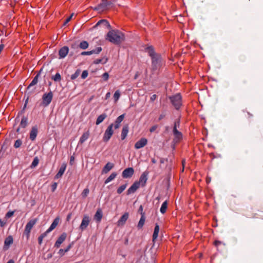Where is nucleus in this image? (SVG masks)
<instances>
[{
	"label": "nucleus",
	"mask_w": 263,
	"mask_h": 263,
	"mask_svg": "<svg viewBox=\"0 0 263 263\" xmlns=\"http://www.w3.org/2000/svg\"><path fill=\"white\" fill-rule=\"evenodd\" d=\"M102 49L101 47H97L96 49L91 50L90 51H84L81 53V54L83 55H91L92 54H98L101 51Z\"/></svg>",
	"instance_id": "18"
},
{
	"label": "nucleus",
	"mask_w": 263,
	"mask_h": 263,
	"mask_svg": "<svg viewBox=\"0 0 263 263\" xmlns=\"http://www.w3.org/2000/svg\"><path fill=\"white\" fill-rule=\"evenodd\" d=\"M79 47L82 49H85L88 47V43L86 41H83L80 43Z\"/></svg>",
	"instance_id": "36"
},
{
	"label": "nucleus",
	"mask_w": 263,
	"mask_h": 263,
	"mask_svg": "<svg viewBox=\"0 0 263 263\" xmlns=\"http://www.w3.org/2000/svg\"><path fill=\"white\" fill-rule=\"evenodd\" d=\"M166 160L164 159V158H161L160 159V162L161 163H164V162L166 161Z\"/></svg>",
	"instance_id": "60"
},
{
	"label": "nucleus",
	"mask_w": 263,
	"mask_h": 263,
	"mask_svg": "<svg viewBox=\"0 0 263 263\" xmlns=\"http://www.w3.org/2000/svg\"><path fill=\"white\" fill-rule=\"evenodd\" d=\"M66 252V250L60 249L58 252V253L61 255L63 256L64 254V253Z\"/></svg>",
	"instance_id": "49"
},
{
	"label": "nucleus",
	"mask_w": 263,
	"mask_h": 263,
	"mask_svg": "<svg viewBox=\"0 0 263 263\" xmlns=\"http://www.w3.org/2000/svg\"><path fill=\"white\" fill-rule=\"evenodd\" d=\"M22 144V142L21 140L17 139V140L15 141V142L14 143V147L16 148H18L21 146Z\"/></svg>",
	"instance_id": "41"
},
{
	"label": "nucleus",
	"mask_w": 263,
	"mask_h": 263,
	"mask_svg": "<svg viewBox=\"0 0 263 263\" xmlns=\"http://www.w3.org/2000/svg\"><path fill=\"white\" fill-rule=\"evenodd\" d=\"M106 40L114 44L119 45L125 40V35L118 30L111 29L107 33Z\"/></svg>",
	"instance_id": "2"
},
{
	"label": "nucleus",
	"mask_w": 263,
	"mask_h": 263,
	"mask_svg": "<svg viewBox=\"0 0 263 263\" xmlns=\"http://www.w3.org/2000/svg\"><path fill=\"white\" fill-rule=\"evenodd\" d=\"M27 101H28V99L26 100V102H25V103L23 109V110L25 109V108H26V105H27Z\"/></svg>",
	"instance_id": "63"
},
{
	"label": "nucleus",
	"mask_w": 263,
	"mask_h": 263,
	"mask_svg": "<svg viewBox=\"0 0 263 263\" xmlns=\"http://www.w3.org/2000/svg\"><path fill=\"white\" fill-rule=\"evenodd\" d=\"M79 73H80V71H77L74 74H72L71 76V79L72 80H74L76 78H77L78 77V76L79 75Z\"/></svg>",
	"instance_id": "46"
},
{
	"label": "nucleus",
	"mask_w": 263,
	"mask_h": 263,
	"mask_svg": "<svg viewBox=\"0 0 263 263\" xmlns=\"http://www.w3.org/2000/svg\"><path fill=\"white\" fill-rule=\"evenodd\" d=\"M146 50L152 59L151 70L154 73L155 71L158 70L162 66V58L160 54L155 52L152 46L147 47Z\"/></svg>",
	"instance_id": "1"
},
{
	"label": "nucleus",
	"mask_w": 263,
	"mask_h": 263,
	"mask_svg": "<svg viewBox=\"0 0 263 263\" xmlns=\"http://www.w3.org/2000/svg\"><path fill=\"white\" fill-rule=\"evenodd\" d=\"M156 98H157V96L156 95H153L151 96L150 100L151 101H154V100H156Z\"/></svg>",
	"instance_id": "53"
},
{
	"label": "nucleus",
	"mask_w": 263,
	"mask_h": 263,
	"mask_svg": "<svg viewBox=\"0 0 263 263\" xmlns=\"http://www.w3.org/2000/svg\"><path fill=\"white\" fill-rule=\"evenodd\" d=\"M147 143V140L145 138H142L135 144L136 149H140L145 146Z\"/></svg>",
	"instance_id": "11"
},
{
	"label": "nucleus",
	"mask_w": 263,
	"mask_h": 263,
	"mask_svg": "<svg viewBox=\"0 0 263 263\" xmlns=\"http://www.w3.org/2000/svg\"><path fill=\"white\" fill-rule=\"evenodd\" d=\"M65 169H66V164L63 163L62 165H61V167L60 168L59 172L55 175V179H58V178H60L64 174Z\"/></svg>",
	"instance_id": "24"
},
{
	"label": "nucleus",
	"mask_w": 263,
	"mask_h": 263,
	"mask_svg": "<svg viewBox=\"0 0 263 263\" xmlns=\"http://www.w3.org/2000/svg\"><path fill=\"white\" fill-rule=\"evenodd\" d=\"M174 124H176V127H179L180 124V121L179 120L176 121L174 123Z\"/></svg>",
	"instance_id": "58"
},
{
	"label": "nucleus",
	"mask_w": 263,
	"mask_h": 263,
	"mask_svg": "<svg viewBox=\"0 0 263 263\" xmlns=\"http://www.w3.org/2000/svg\"><path fill=\"white\" fill-rule=\"evenodd\" d=\"M43 71V68H41L40 71H39L38 73L36 74V76L33 78V80L32 81V82H31V83L29 85V86L27 87V89L29 90L30 89V88L35 85V84H37V82H38V78H39V76L40 75V74L42 73Z\"/></svg>",
	"instance_id": "16"
},
{
	"label": "nucleus",
	"mask_w": 263,
	"mask_h": 263,
	"mask_svg": "<svg viewBox=\"0 0 263 263\" xmlns=\"http://www.w3.org/2000/svg\"><path fill=\"white\" fill-rule=\"evenodd\" d=\"M51 79L55 82H59L61 80V76L59 73H57L54 76H52Z\"/></svg>",
	"instance_id": "37"
},
{
	"label": "nucleus",
	"mask_w": 263,
	"mask_h": 263,
	"mask_svg": "<svg viewBox=\"0 0 263 263\" xmlns=\"http://www.w3.org/2000/svg\"><path fill=\"white\" fill-rule=\"evenodd\" d=\"M74 161V156H71L70 159V162H69L70 164L72 165L73 164Z\"/></svg>",
	"instance_id": "50"
},
{
	"label": "nucleus",
	"mask_w": 263,
	"mask_h": 263,
	"mask_svg": "<svg viewBox=\"0 0 263 263\" xmlns=\"http://www.w3.org/2000/svg\"><path fill=\"white\" fill-rule=\"evenodd\" d=\"M220 243H221V242H220V241H218V240H216V241H215V242H214V243H215V245L216 246H217V245H219Z\"/></svg>",
	"instance_id": "61"
},
{
	"label": "nucleus",
	"mask_w": 263,
	"mask_h": 263,
	"mask_svg": "<svg viewBox=\"0 0 263 263\" xmlns=\"http://www.w3.org/2000/svg\"><path fill=\"white\" fill-rule=\"evenodd\" d=\"M145 221V217L144 213H142V216L140 219V220L138 223L137 228L138 229H141L143 227Z\"/></svg>",
	"instance_id": "28"
},
{
	"label": "nucleus",
	"mask_w": 263,
	"mask_h": 263,
	"mask_svg": "<svg viewBox=\"0 0 263 263\" xmlns=\"http://www.w3.org/2000/svg\"><path fill=\"white\" fill-rule=\"evenodd\" d=\"M148 175V172L147 171L144 172L140 177L139 180L136 181V182H139V185H140L142 186H144L147 180V176Z\"/></svg>",
	"instance_id": "9"
},
{
	"label": "nucleus",
	"mask_w": 263,
	"mask_h": 263,
	"mask_svg": "<svg viewBox=\"0 0 263 263\" xmlns=\"http://www.w3.org/2000/svg\"><path fill=\"white\" fill-rule=\"evenodd\" d=\"M117 174L116 172L112 173L105 180V184H107L114 180L117 176Z\"/></svg>",
	"instance_id": "31"
},
{
	"label": "nucleus",
	"mask_w": 263,
	"mask_h": 263,
	"mask_svg": "<svg viewBox=\"0 0 263 263\" xmlns=\"http://www.w3.org/2000/svg\"><path fill=\"white\" fill-rule=\"evenodd\" d=\"M6 224V222H4L1 219H0V227H4Z\"/></svg>",
	"instance_id": "51"
},
{
	"label": "nucleus",
	"mask_w": 263,
	"mask_h": 263,
	"mask_svg": "<svg viewBox=\"0 0 263 263\" xmlns=\"http://www.w3.org/2000/svg\"><path fill=\"white\" fill-rule=\"evenodd\" d=\"M88 74V71L87 70H84L82 72V73L81 74V78L83 79H85V78H86L87 77Z\"/></svg>",
	"instance_id": "43"
},
{
	"label": "nucleus",
	"mask_w": 263,
	"mask_h": 263,
	"mask_svg": "<svg viewBox=\"0 0 263 263\" xmlns=\"http://www.w3.org/2000/svg\"><path fill=\"white\" fill-rule=\"evenodd\" d=\"M37 221V219L35 218L30 220L26 224L24 232V235H25L28 239L30 236V233L33 227L36 224Z\"/></svg>",
	"instance_id": "5"
},
{
	"label": "nucleus",
	"mask_w": 263,
	"mask_h": 263,
	"mask_svg": "<svg viewBox=\"0 0 263 263\" xmlns=\"http://www.w3.org/2000/svg\"><path fill=\"white\" fill-rule=\"evenodd\" d=\"M37 134V128L36 126L32 127L30 133V139L33 141L36 137Z\"/></svg>",
	"instance_id": "22"
},
{
	"label": "nucleus",
	"mask_w": 263,
	"mask_h": 263,
	"mask_svg": "<svg viewBox=\"0 0 263 263\" xmlns=\"http://www.w3.org/2000/svg\"><path fill=\"white\" fill-rule=\"evenodd\" d=\"M102 25L108 29H111V26L106 20H101L98 22L94 27H97L99 26Z\"/></svg>",
	"instance_id": "15"
},
{
	"label": "nucleus",
	"mask_w": 263,
	"mask_h": 263,
	"mask_svg": "<svg viewBox=\"0 0 263 263\" xmlns=\"http://www.w3.org/2000/svg\"><path fill=\"white\" fill-rule=\"evenodd\" d=\"M165 114H161L160 115L159 117V119H159V121L161 120L162 119H163L165 117Z\"/></svg>",
	"instance_id": "55"
},
{
	"label": "nucleus",
	"mask_w": 263,
	"mask_h": 263,
	"mask_svg": "<svg viewBox=\"0 0 263 263\" xmlns=\"http://www.w3.org/2000/svg\"><path fill=\"white\" fill-rule=\"evenodd\" d=\"M52 98H53V93H52V91H50L47 93H44L42 97L43 105L45 106L48 105L50 104V103L51 102Z\"/></svg>",
	"instance_id": "7"
},
{
	"label": "nucleus",
	"mask_w": 263,
	"mask_h": 263,
	"mask_svg": "<svg viewBox=\"0 0 263 263\" xmlns=\"http://www.w3.org/2000/svg\"><path fill=\"white\" fill-rule=\"evenodd\" d=\"M127 184H124L120 186L117 191V192L118 194H121L126 188Z\"/></svg>",
	"instance_id": "35"
},
{
	"label": "nucleus",
	"mask_w": 263,
	"mask_h": 263,
	"mask_svg": "<svg viewBox=\"0 0 263 263\" xmlns=\"http://www.w3.org/2000/svg\"><path fill=\"white\" fill-rule=\"evenodd\" d=\"M139 187V182L135 181L127 191V195L134 193Z\"/></svg>",
	"instance_id": "14"
},
{
	"label": "nucleus",
	"mask_w": 263,
	"mask_h": 263,
	"mask_svg": "<svg viewBox=\"0 0 263 263\" xmlns=\"http://www.w3.org/2000/svg\"><path fill=\"white\" fill-rule=\"evenodd\" d=\"M89 193V190L88 188L85 189L82 193V196L83 198H86L87 195H88Z\"/></svg>",
	"instance_id": "42"
},
{
	"label": "nucleus",
	"mask_w": 263,
	"mask_h": 263,
	"mask_svg": "<svg viewBox=\"0 0 263 263\" xmlns=\"http://www.w3.org/2000/svg\"><path fill=\"white\" fill-rule=\"evenodd\" d=\"M173 105L176 109H178L182 105L181 96L179 93L169 97Z\"/></svg>",
	"instance_id": "4"
},
{
	"label": "nucleus",
	"mask_w": 263,
	"mask_h": 263,
	"mask_svg": "<svg viewBox=\"0 0 263 263\" xmlns=\"http://www.w3.org/2000/svg\"><path fill=\"white\" fill-rule=\"evenodd\" d=\"M128 126L127 125H124L122 128L121 135V139L122 140H123L125 139V138L126 137V136L128 134Z\"/></svg>",
	"instance_id": "27"
},
{
	"label": "nucleus",
	"mask_w": 263,
	"mask_h": 263,
	"mask_svg": "<svg viewBox=\"0 0 263 263\" xmlns=\"http://www.w3.org/2000/svg\"><path fill=\"white\" fill-rule=\"evenodd\" d=\"M13 239L12 236H9L7 237L4 242V246L3 247L4 250L6 251L9 248L10 245L13 243Z\"/></svg>",
	"instance_id": "12"
},
{
	"label": "nucleus",
	"mask_w": 263,
	"mask_h": 263,
	"mask_svg": "<svg viewBox=\"0 0 263 263\" xmlns=\"http://www.w3.org/2000/svg\"><path fill=\"white\" fill-rule=\"evenodd\" d=\"M114 166V164L111 162H107L102 169V174H106Z\"/></svg>",
	"instance_id": "19"
},
{
	"label": "nucleus",
	"mask_w": 263,
	"mask_h": 263,
	"mask_svg": "<svg viewBox=\"0 0 263 263\" xmlns=\"http://www.w3.org/2000/svg\"><path fill=\"white\" fill-rule=\"evenodd\" d=\"M47 233H46V231L45 233H43L39 237L38 241H39V243L40 245H41L42 243L43 238L47 235Z\"/></svg>",
	"instance_id": "38"
},
{
	"label": "nucleus",
	"mask_w": 263,
	"mask_h": 263,
	"mask_svg": "<svg viewBox=\"0 0 263 263\" xmlns=\"http://www.w3.org/2000/svg\"><path fill=\"white\" fill-rule=\"evenodd\" d=\"M129 217V214L128 213H125L120 218V219L117 222V224L118 226H123Z\"/></svg>",
	"instance_id": "13"
},
{
	"label": "nucleus",
	"mask_w": 263,
	"mask_h": 263,
	"mask_svg": "<svg viewBox=\"0 0 263 263\" xmlns=\"http://www.w3.org/2000/svg\"><path fill=\"white\" fill-rule=\"evenodd\" d=\"M167 209V201L166 200L161 205L160 211L162 214H164L166 212Z\"/></svg>",
	"instance_id": "32"
},
{
	"label": "nucleus",
	"mask_w": 263,
	"mask_h": 263,
	"mask_svg": "<svg viewBox=\"0 0 263 263\" xmlns=\"http://www.w3.org/2000/svg\"><path fill=\"white\" fill-rule=\"evenodd\" d=\"M39 160L37 157H35L33 160V162H32V164L31 165V167H35L39 163Z\"/></svg>",
	"instance_id": "40"
},
{
	"label": "nucleus",
	"mask_w": 263,
	"mask_h": 263,
	"mask_svg": "<svg viewBox=\"0 0 263 263\" xmlns=\"http://www.w3.org/2000/svg\"><path fill=\"white\" fill-rule=\"evenodd\" d=\"M102 59H97L94 61V63L96 64H99L100 63H102Z\"/></svg>",
	"instance_id": "54"
},
{
	"label": "nucleus",
	"mask_w": 263,
	"mask_h": 263,
	"mask_svg": "<svg viewBox=\"0 0 263 263\" xmlns=\"http://www.w3.org/2000/svg\"><path fill=\"white\" fill-rule=\"evenodd\" d=\"M76 16L74 13H71L69 16L67 17V23H68L70 20H71L73 16Z\"/></svg>",
	"instance_id": "44"
},
{
	"label": "nucleus",
	"mask_w": 263,
	"mask_h": 263,
	"mask_svg": "<svg viewBox=\"0 0 263 263\" xmlns=\"http://www.w3.org/2000/svg\"><path fill=\"white\" fill-rule=\"evenodd\" d=\"M110 93L109 92H107L105 96V99L109 98L110 97Z\"/></svg>",
	"instance_id": "59"
},
{
	"label": "nucleus",
	"mask_w": 263,
	"mask_h": 263,
	"mask_svg": "<svg viewBox=\"0 0 263 263\" xmlns=\"http://www.w3.org/2000/svg\"><path fill=\"white\" fill-rule=\"evenodd\" d=\"M152 162L153 163H156L157 162V161L156 160V159L155 158H152Z\"/></svg>",
	"instance_id": "62"
},
{
	"label": "nucleus",
	"mask_w": 263,
	"mask_h": 263,
	"mask_svg": "<svg viewBox=\"0 0 263 263\" xmlns=\"http://www.w3.org/2000/svg\"><path fill=\"white\" fill-rule=\"evenodd\" d=\"M7 263H14V261L13 260L10 259Z\"/></svg>",
	"instance_id": "64"
},
{
	"label": "nucleus",
	"mask_w": 263,
	"mask_h": 263,
	"mask_svg": "<svg viewBox=\"0 0 263 263\" xmlns=\"http://www.w3.org/2000/svg\"><path fill=\"white\" fill-rule=\"evenodd\" d=\"M14 214L13 211H9L7 214H6V218H10L11 216H12Z\"/></svg>",
	"instance_id": "47"
},
{
	"label": "nucleus",
	"mask_w": 263,
	"mask_h": 263,
	"mask_svg": "<svg viewBox=\"0 0 263 263\" xmlns=\"http://www.w3.org/2000/svg\"><path fill=\"white\" fill-rule=\"evenodd\" d=\"M138 211H139V212H140L141 215H142V213H143V206L142 205L140 206Z\"/></svg>",
	"instance_id": "57"
},
{
	"label": "nucleus",
	"mask_w": 263,
	"mask_h": 263,
	"mask_svg": "<svg viewBox=\"0 0 263 263\" xmlns=\"http://www.w3.org/2000/svg\"><path fill=\"white\" fill-rule=\"evenodd\" d=\"M159 232V225L157 223H156L155 224V229H154V233L153 234V241H154L157 238L158 236Z\"/></svg>",
	"instance_id": "30"
},
{
	"label": "nucleus",
	"mask_w": 263,
	"mask_h": 263,
	"mask_svg": "<svg viewBox=\"0 0 263 263\" xmlns=\"http://www.w3.org/2000/svg\"><path fill=\"white\" fill-rule=\"evenodd\" d=\"M109 74L107 72H105L102 74V78L104 81H107L108 79Z\"/></svg>",
	"instance_id": "45"
},
{
	"label": "nucleus",
	"mask_w": 263,
	"mask_h": 263,
	"mask_svg": "<svg viewBox=\"0 0 263 263\" xmlns=\"http://www.w3.org/2000/svg\"><path fill=\"white\" fill-rule=\"evenodd\" d=\"M59 54L60 58H64L66 57V46L63 47L59 51Z\"/></svg>",
	"instance_id": "34"
},
{
	"label": "nucleus",
	"mask_w": 263,
	"mask_h": 263,
	"mask_svg": "<svg viewBox=\"0 0 263 263\" xmlns=\"http://www.w3.org/2000/svg\"><path fill=\"white\" fill-rule=\"evenodd\" d=\"M114 2L109 1L107 0H101V3L93 8L94 10L98 11L99 12H102L104 11L107 10L114 5Z\"/></svg>",
	"instance_id": "3"
},
{
	"label": "nucleus",
	"mask_w": 263,
	"mask_h": 263,
	"mask_svg": "<svg viewBox=\"0 0 263 263\" xmlns=\"http://www.w3.org/2000/svg\"><path fill=\"white\" fill-rule=\"evenodd\" d=\"M89 135H90V134H89V132L88 130L84 133L83 134V135H82V136L80 138L79 143L82 144L85 141H86L88 139V138L89 137Z\"/></svg>",
	"instance_id": "26"
},
{
	"label": "nucleus",
	"mask_w": 263,
	"mask_h": 263,
	"mask_svg": "<svg viewBox=\"0 0 263 263\" xmlns=\"http://www.w3.org/2000/svg\"><path fill=\"white\" fill-rule=\"evenodd\" d=\"M65 239L66 234L65 233H63L56 241L54 245V247L57 248H59L60 245L64 242Z\"/></svg>",
	"instance_id": "20"
},
{
	"label": "nucleus",
	"mask_w": 263,
	"mask_h": 263,
	"mask_svg": "<svg viewBox=\"0 0 263 263\" xmlns=\"http://www.w3.org/2000/svg\"><path fill=\"white\" fill-rule=\"evenodd\" d=\"M90 221V218L89 217V216H88L87 215H85L83 217L80 226V227H79L80 229L82 231L85 230L87 228L88 226L89 225Z\"/></svg>",
	"instance_id": "8"
},
{
	"label": "nucleus",
	"mask_w": 263,
	"mask_h": 263,
	"mask_svg": "<svg viewBox=\"0 0 263 263\" xmlns=\"http://www.w3.org/2000/svg\"><path fill=\"white\" fill-rule=\"evenodd\" d=\"M107 117V115L105 113H103L97 119L96 124V125H99L104 120H105Z\"/></svg>",
	"instance_id": "29"
},
{
	"label": "nucleus",
	"mask_w": 263,
	"mask_h": 263,
	"mask_svg": "<svg viewBox=\"0 0 263 263\" xmlns=\"http://www.w3.org/2000/svg\"><path fill=\"white\" fill-rule=\"evenodd\" d=\"M173 133L174 136V139H173L174 142L177 143L182 139V134L179 130Z\"/></svg>",
	"instance_id": "25"
},
{
	"label": "nucleus",
	"mask_w": 263,
	"mask_h": 263,
	"mask_svg": "<svg viewBox=\"0 0 263 263\" xmlns=\"http://www.w3.org/2000/svg\"><path fill=\"white\" fill-rule=\"evenodd\" d=\"M124 116H125L124 114H122V115H120V116H119L117 118V119L115 121V125H114L115 129H118L120 127V123L123 120V119L124 118Z\"/></svg>",
	"instance_id": "21"
},
{
	"label": "nucleus",
	"mask_w": 263,
	"mask_h": 263,
	"mask_svg": "<svg viewBox=\"0 0 263 263\" xmlns=\"http://www.w3.org/2000/svg\"><path fill=\"white\" fill-rule=\"evenodd\" d=\"M102 217L103 214L102 210L101 209H98L94 215V220L98 222H100L102 218Z\"/></svg>",
	"instance_id": "17"
},
{
	"label": "nucleus",
	"mask_w": 263,
	"mask_h": 263,
	"mask_svg": "<svg viewBox=\"0 0 263 263\" xmlns=\"http://www.w3.org/2000/svg\"><path fill=\"white\" fill-rule=\"evenodd\" d=\"M120 96V93L119 90L116 91V92H115V93L114 95V98L115 102H117L119 100Z\"/></svg>",
	"instance_id": "39"
},
{
	"label": "nucleus",
	"mask_w": 263,
	"mask_h": 263,
	"mask_svg": "<svg viewBox=\"0 0 263 263\" xmlns=\"http://www.w3.org/2000/svg\"><path fill=\"white\" fill-rule=\"evenodd\" d=\"M27 117L23 116L21 121L20 126L23 128H25L27 125Z\"/></svg>",
	"instance_id": "33"
},
{
	"label": "nucleus",
	"mask_w": 263,
	"mask_h": 263,
	"mask_svg": "<svg viewBox=\"0 0 263 263\" xmlns=\"http://www.w3.org/2000/svg\"><path fill=\"white\" fill-rule=\"evenodd\" d=\"M57 186V183H54L52 185V192H54V190H55L56 187Z\"/></svg>",
	"instance_id": "52"
},
{
	"label": "nucleus",
	"mask_w": 263,
	"mask_h": 263,
	"mask_svg": "<svg viewBox=\"0 0 263 263\" xmlns=\"http://www.w3.org/2000/svg\"><path fill=\"white\" fill-rule=\"evenodd\" d=\"M60 221V218L58 217H56L53 221L52 222V224H51L49 228L46 231V233H49L51 231H52L53 229H54L56 227L58 226L59 222Z\"/></svg>",
	"instance_id": "23"
},
{
	"label": "nucleus",
	"mask_w": 263,
	"mask_h": 263,
	"mask_svg": "<svg viewBox=\"0 0 263 263\" xmlns=\"http://www.w3.org/2000/svg\"><path fill=\"white\" fill-rule=\"evenodd\" d=\"M178 131L177 129V127H176V124H174L173 129V133H175Z\"/></svg>",
	"instance_id": "56"
},
{
	"label": "nucleus",
	"mask_w": 263,
	"mask_h": 263,
	"mask_svg": "<svg viewBox=\"0 0 263 263\" xmlns=\"http://www.w3.org/2000/svg\"><path fill=\"white\" fill-rule=\"evenodd\" d=\"M157 127H158V126L156 125L153 126L152 127H151L150 128L149 132L151 133H153V132H155L156 130V129L157 128Z\"/></svg>",
	"instance_id": "48"
},
{
	"label": "nucleus",
	"mask_w": 263,
	"mask_h": 263,
	"mask_svg": "<svg viewBox=\"0 0 263 263\" xmlns=\"http://www.w3.org/2000/svg\"><path fill=\"white\" fill-rule=\"evenodd\" d=\"M113 127L114 124L112 123L110 124L106 129L103 137V140L104 142H107L110 139L111 137L113 135Z\"/></svg>",
	"instance_id": "6"
},
{
	"label": "nucleus",
	"mask_w": 263,
	"mask_h": 263,
	"mask_svg": "<svg viewBox=\"0 0 263 263\" xmlns=\"http://www.w3.org/2000/svg\"><path fill=\"white\" fill-rule=\"evenodd\" d=\"M134 173V168L133 167H128L123 171L122 176L124 178H128L132 177Z\"/></svg>",
	"instance_id": "10"
}]
</instances>
